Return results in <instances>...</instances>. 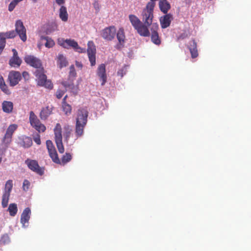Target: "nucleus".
<instances>
[{"mask_svg": "<svg viewBox=\"0 0 251 251\" xmlns=\"http://www.w3.org/2000/svg\"><path fill=\"white\" fill-rule=\"evenodd\" d=\"M1 106L3 111L6 113H11L13 109V103L10 101L4 100Z\"/></svg>", "mask_w": 251, "mask_h": 251, "instance_id": "nucleus-23", "label": "nucleus"}, {"mask_svg": "<svg viewBox=\"0 0 251 251\" xmlns=\"http://www.w3.org/2000/svg\"><path fill=\"white\" fill-rule=\"evenodd\" d=\"M48 152L53 162L60 163V159L58 157L55 148L50 149V150H48Z\"/></svg>", "mask_w": 251, "mask_h": 251, "instance_id": "nucleus-28", "label": "nucleus"}, {"mask_svg": "<svg viewBox=\"0 0 251 251\" xmlns=\"http://www.w3.org/2000/svg\"><path fill=\"white\" fill-rule=\"evenodd\" d=\"M100 9V6H99V5L98 4H96L95 3V11H99Z\"/></svg>", "mask_w": 251, "mask_h": 251, "instance_id": "nucleus-50", "label": "nucleus"}, {"mask_svg": "<svg viewBox=\"0 0 251 251\" xmlns=\"http://www.w3.org/2000/svg\"><path fill=\"white\" fill-rule=\"evenodd\" d=\"M46 146H47V148L48 149V151L50 150V149L55 148L53 144V143L50 140H47Z\"/></svg>", "mask_w": 251, "mask_h": 251, "instance_id": "nucleus-40", "label": "nucleus"}, {"mask_svg": "<svg viewBox=\"0 0 251 251\" xmlns=\"http://www.w3.org/2000/svg\"><path fill=\"white\" fill-rule=\"evenodd\" d=\"M24 143L25 148L30 147L32 144L31 138L30 137H26L24 141Z\"/></svg>", "mask_w": 251, "mask_h": 251, "instance_id": "nucleus-35", "label": "nucleus"}, {"mask_svg": "<svg viewBox=\"0 0 251 251\" xmlns=\"http://www.w3.org/2000/svg\"><path fill=\"white\" fill-rule=\"evenodd\" d=\"M1 161H2V158H1V157H0V163H1Z\"/></svg>", "mask_w": 251, "mask_h": 251, "instance_id": "nucleus-54", "label": "nucleus"}, {"mask_svg": "<svg viewBox=\"0 0 251 251\" xmlns=\"http://www.w3.org/2000/svg\"><path fill=\"white\" fill-rule=\"evenodd\" d=\"M58 5H61L65 2V0H55Z\"/></svg>", "mask_w": 251, "mask_h": 251, "instance_id": "nucleus-47", "label": "nucleus"}, {"mask_svg": "<svg viewBox=\"0 0 251 251\" xmlns=\"http://www.w3.org/2000/svg\"><path fill=\"white\" fill-rule=\"evenodd\" d=\"M6 44V40L5 39H2L1 41H0V54L2 52L3 50L4 49Z\"/></svg>", "mask_w": 251, "mask_h": 251, "instance_id": "nucleus-41", "label": "nucleus"}, {"mask_svg": "<svg viewBox=\"0 0 251 251\" xmlns=\"http://www.w3.org/2000/svg\"><path fill=\"white\" fill-rule=\"evenodd\" d=\"M116 32V27L114 26H110L102 30L101 35L104 39L111 41L114 38Z\"/></svg>", "mask_w": 251, "mask_h": 251, "instance_id": "nucleus-13", "label": "nucleus"}, {"mask_svg": "<svg viewBox=\"0 0 251 251\" xmlns=\"http://www.w3.org/2000/svg\"><path fill=\"white\" fill-rule=\"evenodd\" d=\"M71 134V131H69L67 132L66 133V140H68V138L70 136V134Z\"/></svg>", "mask_w": 251, "mask_h": 251, "instance_id": "nucleus-51", "label": "nucleus"}, {"mask_svg": "<svg viewBox=\"0 0 251 251\" xmlns=\"http://www.w3.org/2000/svg\"><path fill=\"white\" fill-rule=\"evenodd\" d=\"M76 76V72L75 69V67L73 65L70 67V72H69V80L71 79V81L73 80V79Z\"/></svg>", "mask_w": 251, "mask_h": 251, "instance_id": "nucleus-33", "label": "nucleus"}, {"mask_svg": "<svg viewBox=\"0 0 251 251\" xmlns=\"http://www.w3.org/2000/svg\"><path fill=\"white\" fill-rule=\"evenodd\" d=\"M30 185V182L27 179H25L24 180V182L23 183V190L25 191H27L29 188Z\"/></svg>", "mask_w": 251, "mask_h": 251, "instance_id": "nucleus-37", "label": "nucleus"}, {"mask_svg": "<svg viewBox=\"0 0 251 251\" xmlns=\"http://www.w3.org/2000/svg\"><path fill=\"white\" fill-rule=\"evenodd\" d=\"M18 126L16 124L10 125L7 128L6 133L2 139L1 146L2 148L0 151L3 153L5 151L9 145L12 142V135L14 131L17 129Z\"/></svg>", "mask_w": 251, "mask_h": 251, "instance_id": "nucleus-5", "label": "nucleus"}, {"mask_svg": "<svg viewBox=\"0 0 251 251\" xmlns=\"http://www.w3.org/2000/svg\"><path fill=\"white\" fill-rule=\"evenodd\" d=\"M126 66H125L122 68L119 69L117 72V75L121 77H123L126 74Z\"/></svg>", "mask_w": 251, "mask_h": 251, "instance_id": "nucleus-39", "label": "nucleus"}, {"mask_svg": "<svg viewBox=\"0 0 251 251\" xmlns=\"http://www.w3.org/2000/svg\"><path fill=\"white\" fill-rule=\"evenodd\" d=\"M16 36V33L15 30H11L6 32H4V37L6 38H14Z\"/></svg>", "mask_w": 251, "mask_h": 251, "instance_id": "nucleus-34", "label": "nucleus"}, {"mask_svg": "<svg viewBox=\"0 0 251 251\" xmlns=\"http://www.w3.org/2000/svg\"><path fill=\"white\" fill-rule=\"evenodd\" d=\"M13 52V56L9 60V65L11 67L19 68L22 63V59L18 56V53L16 49L12 50Z\"/></svg>", "mask_w": 251, "mask_h": 251, "instance_id": "nucleus-14", "label": "nucleus"}, {"mask_svg": "<svg viewBox=\"0 0 251 251\" xmlns=\"http://www.w3.org/2000/svg\"><path fill=\"white\" fill-rule=\"evenodd\" d=\"M22 76L20 73L18 71H12L9 72L8 79L10 86L16 85L21 79Z\"/></svg>", "mask_w": 251, "mask_h": 251, "instance_id": "nucleus-15", "label": "nucleus"}, {"mask_svg": "<svg viewBox=\"0 0 251 251\" xmlns=\"http://www.w3.org/2000/svg\"><path fill=\"white\" fill-rule=\"evenodd\" d=\"M189 49L191 54V57L193 58H195L198 56L197 45L195 40L193 39L190 41Z\"/></svg>", "mask_w": 251, "mask_h": 251, "instance_id": "nucleus-22", "label": "nucleus"}, {"mask_svg": "<svg viewBox=\"0 0 251 251\" xmlns=\"http://www.w3.org/2000/svg\"><path fill=\"white\" fill-rule=\"evenodd\" d=\"M40 40L42 43L43 41H45L44 45L46 47L48 48H52L55 45L54 41L48 36H41L40 37Z\"/></svg>", "mask_w": 251, "mask_h": 251, "instance_id": "nucleus-26", "label": "nucleus"}, {"mask_svg": "<svg viewBox=\"0 0 251 251\" xmlns=\"http://www.w3.org/2000/svg\"><path fill=\"white\" fill-rule=\"evenodd\" d=\"M0 87L1 90L5 94H7L9 93V90L5 83L2 84V85H0Z\"/></svg>", "mask_w": 251, "mask_h": 251, "instance_id": "nucleus-43", "label": "nucleus"}, {"mask_svg": "<svg viewBox=\"0 0 251 251\" xmlns=\"http://www.w3.org/2000/svg\"><path fill=\"white\" fill-rule=\"evenodd\" d=\"M22 76L25 80H27L29 78V75L28 72L24 71L22 73Z\"/></svg>", "mask_w": 251, "mask_h": 251, "instance_id": "nucleus-44", "label": "nucleus"}, {"mask_svg": "<svg viewBox=\"0 0 251 251\" xmlns=\"http://www.w3.org/2000/svg\"><path fill=\"white\" fill-rule=\"evenodd\" d=\"M62 109L66 115L70 114L72 111V107L70 105L67 103H62Z\"/></svg>", "mask_w": 251, "mask_h": 251, "instance_id": "nucleus-32", "label": "nucleus"}, {"mask_svg": "<svg viewBox=\"0 0 251 251\" xmlns=\"http://www.w3.org/2000/svg\"><path fill=\"white\" fill-rule=\"evenodd\" d=\"M13 188V181L8 180L5 185L4 191L2 195L1 205L2 207H7L10 195V193Z\"/></svg>", "mask_w": 251, "mask_h": 251, "instance_id": "nucleus-10", "label": "nucleus"}, {"mask_svg": "<svg viewBox=\"0 0 251 251\" xmlns=\"http://www.w3.org/2000/svg\"><path fill=\"white\" fill-rule=\"evenodd\" d=\"M117 38L120 45L123 46L125 42L126 36L124 30L123 28H120L117 33Z\"/></svg>", "mask_w": 251, "mask_h": 251, "instance_id": "nucleus-25", "label": "nucleus"}, {"mask_svg": "<svg viewBox=\"0 0 251 251\" xmlns=\"http://www.w3.org/2000/svg\"><path fill=\"white\" fill-rule=\"evenodd\" d=\"M59 44L66 49H69L71 47L75 51L79 53H84L85 52V49L79 47L77 42L74 39L62 40V42H60Z\"/></svg>", "mask_w": 251, "mask_h": 251, "instance_id": "nucleus-8", "label": "nucleus"}, {"mask_svg": "<svg viewBox=\"0 0 251 251\" xmlns=\"http://www.w3.org/2000/svg\"><path fill=\"white\" fill-rule=\"evenodd\" d=\"M32 1H33L34 2H36L37 1V0H32Z\"/></svg>", "mask_w": 251, "mask_h": 251, "instance_id": "nucleus-53", "label": "nucleus"}, {"mask_svg": "<svg viewBox=\"0 0 251 251\" xmlns=\"http://www.w3.org/2000/svg\"><path fill=\"white\" fill-rule=\"evenodd\" d=\"M25 163L30 170L35 173L36 174L40 176H42L44 174L45 167H40L37 161L27 159L25 161Z\"/></svg>", "mask_w": 251, "mask_h": 251, "instance_id": "nucleus-9", "label": "nucleus"}, {"mask_svg": "<svg viewBox=\"0 0 251 251\" xmlns=\"http://www.w3.org/2000/svg\"><path fill=\"white\" fill-rule=\"evenodd\" d=\"M30 213L31 211L29 207L25 208L22 213L20 221L23 226L25 227L27 226V225H25V224H28V223L30 219Z\"/></svg>", "mask_w": 251, "mask_h": 251, "instance_id": "nucleus-18", "label": "nucleus"}, {"mask_svg": "<svg viewBox=\"0 0 251 251\" xmlns=\"http://www.w3.org/2000/svg\"><path fill=\"white\" fill-rule=\"evenodd\" d=\"M61 84L66 89L68 88L70 89L71 92L75 95H76L78 92V87L77 86H75L72 81H63L61 82Z\"/></svg>", "mask_w": 251, "mask_h": 251, "instance_id": "nucleus-21", "label": "nucleus"}, {"mask_svg": "<svg viewBox=\"0 0 251 251\" xmlns=\"http://www.w3.org/2000/svg\"><path fill=\"white\" fill-rule=\"evenodd\" d=\"M2 39H5V37H4V32H0V41H1Z\"/></svg>", "mask_w": 251, "mask_h": 251, "instance_id": "nucleus-48", "label": "nucleus"}, {"mask_svg": "<svg viewBox=\"0 0 251 251\" xmlns=\"http://www.w3.org/2000/svg\"><path fill=\"white\" fill-rule=\"evenodd\" d=\"M4 81L2 77H0V86L2 85V84H4Z\"/></svg>", "mask_w": 251, "mask_h": 251, "instance_id": "nucleus-49", "label": "nucleus"}, {"mask_svg": "<svg viewBox=\"0 0 251 251\" xmlns=\"http://www.w3.org/2000/svg\"><path fill=\"white\" fill-rule=\"evenodd\" d=\"M59 17L63 22H66L68 19L67 8L64 6H61L59 9Z\"/></svg>", "mask_w": 251, "mask_h": 251, "instance_id": "nucleus-27", "label": "nucleus"}, {"mask_svg": "<svg viewBox=\"0 0 251 251\" xmlns=\"http://www.w3.org/2000/svg\"><path fill=\"white\" fill-rule=\"evenodd\" d=\"M67 98V95H66V96H65L64 97V98H63V102H62V103H66V100Z\"/></svg>", "mask_w": 251, "mask_h": 251, "instance_id": "nucleus-52", "label": "nucleus"}, {"mask_svg": "<svg viewBox=\"0 0 251 251\" xmlns=\"http://www.w3.org/2000/svg\"><path fill=\"white\" fill-rule=\"evenodd\" d=\"M87 52L92 66L94 65V45L93 41L88 42Z\"/></svg>", "mask_w": 251, "mask_h": 251, "instance_id": "nucleus-19", "label": "nucleus"}, {"mask_svg": "<svg viewBox=\"0 0 251 251\" xmlns=\"http://www.w3.org/2000/svg\"><path fill=\"white\" fill-rule=\"evenodd\" d=\"M97 76L101 85H104L107 81L105 65L104 64H100L97 70Z\"/></svg>", "mask_w": 251, "mask_h": 251, "instance_id": "nucleus-16", "label": "nucleus"}, {"mask_svg": "<svg viewBox=\"0 0 251 251\" xmlns=\"http://www.w3.org/2000/svg\"><path fill=\"white\" fill-rule=\"evenodd\" d=\"M33 140L38 145H40L41 143L40 135L38 133H36L33 136Z\"/></svg>", "mask_w": 251, "mask_h": 251, "instance_id": "nucleus-38", "label": "nucleus"}, {"mask_svg": "<svg viewBox=\"0 0 251 251\" xmlns=\"http://www.w3.org/2000/svg\"><path fill=\"white\" fill-rule=\"evenodd\" d=\"M173 20V16L171 14H166L160 18V25L162 28H166L169 27Z\"/></svg>", "mask_w": 251, "mask_h": 251, "instance_id": "nucleus-17", "label": "nucleus"}, {"mask_svg": "<svg viewBox=\"0 0 251 251\" xmlns=\"http://www.w3.org/2000/svg\"><path fill=\"white\" fill-rule=\"evenodd\" d=\"M57 58V64L60 68H62L67 66L68 62L63 54H59Z\"/></svg>", "mask_w": 251, "mask_h": 251, "instance_id": "nucleus-29", "label": "nucleus"}, {"mask_svg": "<svg viewBox=\"0 0 251 251\" xmlns=\"http://www.w3.org/2000/svg\"><path fill=\"white\" fill-rule=\"evenodd\" d=\"M15 32L18 35L20 38L24 42L27 39L26 29L24 25L23 22L21 20L16 21L15 23Z\"/></svg>", "mask_w": 251, "mask_h": 251, "instance_id": "nucleus-11", "label": "nucleus"}, {"mask_svg": "<svg viewBox=\"0 0 251 251\" xmlns=\"http://www.w3.org/2000/svg\"><path fill=\"white\" fill-rule=\"evenodd\" d=\"M52 107L47 106L42 108L40 113V118L41 120H46L48 117L51 114Z\"/></svg>", "mask_w": 251, "mask_h": 251, "instance_id": "nucleus-20", "label": "nucleus"}, {"mask_svg": "<svg viewBox=\"0 0 251 251\" xmlns=\"http://www.w3.org/2000/svg\"><path fill=\"white\" fill-rule=\"evenodd\" d=\"M10 241V238L7 234H3L0 239V242L3 244L8 243Z\"/></svg>", "mask_w": 251, "mask_h": 251, "instance_id": "nucleus-36", "label": "nucleus"}, {"mask_svg": "<svg viewBox=\"0 0 251 251\" xmlns=\"http://www.w3.org/2000/svg\"><path fill=\"white\" fill-rule=\"evenodd\" d=\"M160 10L164 14H167L171 6L167 0H160L159 2Z\"/></svg>", "mask_w": 251, "mask_h": 251, "instance_id": "nucleus-24", "label": "nucleus"}, {"mask_svg": "<svg viewBox=\"0 0 251 251\" xmlns=\"http://www.w3.org/2000/svg\"><path fill=\"white\" fill-rule=\"evenodd\" d=\"M72 154L70 153H66L64 155H63L61 160H60V163H56L64 165L68 162H70L72 160Z\"/></svg>", "mask_w": 251, "mask_h": 251, "instance_id": "nucleus-30", "label": "nucleus"}, {"mask_svg": "<svg viewBox=\"0 0 251 251\" xmlns=\"http://www.w3.org/2000/svg\"><path fill=\"white\" fill-rule=\"evenodd\" d=\"M158 29V25L156 23H153L151 28V32L150 33L151 41L157 46H159L161 44V37L159 35Z\"/></svg>", "mask_w": 251, "mask_h": 251, "instance_id": "nucleus-12", "label": "nucleus"}, {"mask_svg": "<svg viewBox=\"0 0 251 251\" xmlns=\"http://www.w3.org/2000/svg\"><path fill=\"white\" fill-rule=\"evenodd\" d=\"M129 20L132 25L140 35L143 37H149L150 36L149 28L141 22L136 16L133 14L129 15Z\"/></svg>", "mask_w": 251, "mask_h": 251, "instance_id": "nucleus-3", "label": "nucleus"}, {"mask_svg": "<svg viewBox=\"0 0 251 251\" xmlns=\"http://www.w3.org/2000/svg\"><path fill=\"white\" fill-rule=\"evenodd\" d=\"M88 112L85 108L79 109L75 128V136L77 138L83 135L84 128L87 122Z\"/></svg>", "mask_w": 251, "mask_h": 251, "instance_id": "nucleus-2", "label": "nucleus"}, {"mask_svg": "<svg viewBox=\"0 0 251 251\" xmlns=\"http://www.w3.org/2000/svg\"><path fill=\"white\" fill-rule=\"evenodd\" d=\"M8 211L11 216H15L18 212L17 204L16 203H10L9 205Z\"/></svg>", "mask_w": 251, "mask_h": 251, "instance_id": "nucleus-31", "label": "nucleus"}, {"mask_svg": "<svg viewBox=\"0 0 251 251\" xmlns=\"http://www.w3.org/2000/svg\"><path fill=\"white\" fill-rule=\"evenodd\" d=\"M188 35L186 33H181L177 38L178 40L184 39L187 38Z\"/></svg>", "mask_w": 251, "mask_h": 251, "instance_id": "nucleus-45", "label": "nucleus"}, {"mask_svg": "<svg viewBox=\"0 0 251 251\" xmlns=\"http://www.w3.org/2000/svg\"><path fill=\"white\" fill-rule=\"evenodd\" d=\"M53 131L57 149L59 153H62L64 152V148L62 143V127L60 124H56Z\"/></svg>", "mask_w": 251, "mask_h": 251, "instance_id": "nucleus-7", "label": "nucleus"}, {"mask_svg": "<svg viewBox=\"0 0 251 251\" xmlns=\"http://www.w3.org/2000/svg\"><path fill=\"white\" fill-rule=\"evenodd\" d=\"M155 6L152 2H148L142 13V21L144 25L148 26L152 25L153 18V10Z\"/></svg>", "mask_w": 251, "mask_h": 251, "instance_id": "nucleus-4", "label": "nucleus"}, {"mask_svg": "<svg viewBox=\"0 0 251 251\" xmlns=\"http://www.w3.org/2000/svg\"><path fill=\"white\" fill-rule=\"evenodd\" d=\"M29 121L31 126L38 132H44L46 131V126L41 122L32 111L29 112Z\"/></svg>", "mask_w": 251, "mask_h": 251, "instance_id": "nucleus-6", "label": "nucleus"}, {"mask_svg": "<svg viewBox=\"0 0 251 251\" xmlns=\"http://www.w3.org/2000/svg\"><path fill=\"white\" fill-rule=\"evenodd\" d=\"M24 60L27 64L37 69L34 74L38 78V84L50 89H52L53 84L51 81L47 80V76L44 73L41 60L33 55H27Z\"/></svg>", "mask_w": 251, "mask_h": 251, "instance_id": "nucleus-1", "label": "nucleus"}, {"mask_svg": "<svg viewBox=\"0 0 251 251\" xmlns=\"http://www.w3.org/2000/svg\"><path fill=\"white\" fill-rule=\"evenodd\" d=\"M75 65L78 68H80V69L82 68V64L81 62H79L77 61H75Z\"/></svg>", "mask_w": 251, "mask_h": 251, "instance_id": "nucleus-46", "label": "nucleus"}, {"mask_svg": "<svg viewBox=\"0 0 251 251\" xmlns=\"http://www.w3.org/2000/svg\"><path fill=\"white\" fill-rule=\"evenodd\" d=\"M65 93V91L61 90H58L56 93V97L57 99H61Z\"/></svg>", "mask_w": 251, "mask_h": 251, "instance_id": "nucleus-42", "label": "nucleus"}]
</instances>
